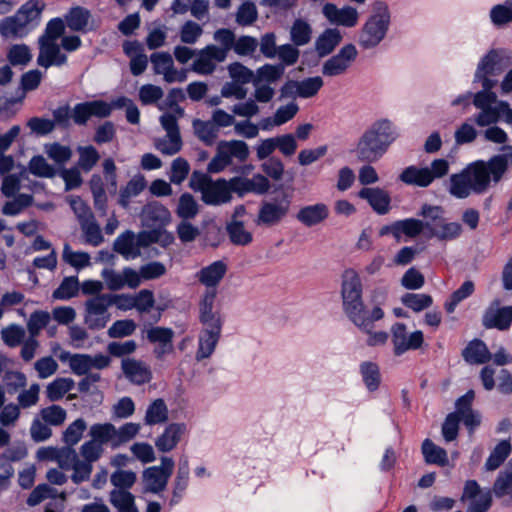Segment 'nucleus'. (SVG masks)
Wrapping results in <instances>:
<instances>
[{
    "label": "nucleus",
    "instance_id": "nucleus-30",
    "mask_svg": "<svg viewBox=\"0 0 512 512\" xmlns=\"http://www.w3.org/2000/svg\"><path fill=\"white\" fill-rule=\"evenodd\" d=\"M422 453L427 464H436L441 467L448 465L447 451L437 446L432 440L425 439L422 443Z\"/></svg>",
    "mask_w": 512,
    "mask_h": 512
},
{
    "label": "nucleus",
    "instance_id": "nucleus-2",
    "mask_svg": "<svg viewBox=\"0 0 512 512\" xmlns=\"http://www.w3.org/2000/svg\"><path fill=\"white\" fill-rule=\"evenodd\" d=\"M397 137L396 127L390 120H377L359 138L356 145L357 158L368 164L377 162Z\"/></svg>",
    "mask_w": 512,
    "mask_h": 512
},
{
    "label": "nucleus",
    "instance_id": "nucleus-27",
    "mask_svg": "<svg viewBox=\"0 0 512 512\" xmlns=\"http://www.w3.org/2000/svg\"><path fill=\"white\" fill-rule=\"evenodd\" d=\"M359 372L362 377V381L369 392H375L379 389L382 376L380 367L376 362L363 361L359 366Z\"/></svg>",
    "mask_w": 512,
    "mask_h": 512
},
{
    "label": "nucleus",
    "instance_id": "nucleus-19",
    "mask_svg": "<svg viewBox=\"0 0 512 512\" xmlns=\"http://www.w3.org/2000/svg\"><path fill=\"white\" fill-rule=\"evenodd\" d=\"M463 359L469 364H485L492 359L487 345L481 339L471 340L462 350Z\"/></svg>",
    "mask_w": 512,
    "mask_h": 512
},
{
    "label": "nucleus",
    "instance_id": "nucleus-11",
    "mask_svg": "<svg viewBox=\"0 0 512 512\" xmlns=\"http://www.w3.org/2000/svg\"><path fill=\"white\" fill-rule=\"evenodd\" d=\"M160 123L166 130L169 141H160L156 144V148L164 155H174L182 148V140L180 136L177 118L171 113H165L160 117Z\"/></svg>",
    "mask_w": 512,
    "mask_h": 512
},
{
    "label": "nucleus",
    "instance_id": "nucleus-22",
    "mask_svg": "<svg viewBox=\"0 0 512 512\" xmlns=\"http://www.w3.org/2000/svg\"><path fill=\"white\" fill-rule=\"evenodd\" d=\"M328 216L329 210L327 205L324 203H317L302 207L298 211L296 218L305 226L312 227L323 222L328 218Z\"/></svg>",
    "mask_w": 512,
    "mask_h": 512
},
{
    "label": "nucleus",
    "instance_id": "nucleus-64",
    "mask_svg": "<svg viewBox=\"0 0 512 512\" xmlns=\"http://www.w3.org/2000/svg\"><path fill=\"white\" fill-rule=\"evenodd\" d=\"M492 493V490L486 489L479 497L470 500L466 512H488L493 503Z\"/></svg>",
    "mask_w": 512,
    "mask_h": 512
},
{
    "label": "nucleus",
    "instance_id": "nucleus-3",
    "mask_svg": "<svg viewBox=\"0 0 512 512\" xmlns=\"http://www.w3.org/2000/svg\"><path fill=\"white\" fill-rule=\"evenodd\" d=\"M363 285L359 274L354 269H346L342 275L341 297L343 311L356 326L367 327L370 321L365 319L368 312L362 298Z\"/></svg>",
    "mask_w": 512,
    "mask_h": 512
},
{
    "label": "nucleus",
    "instance_id": "nucleus-34",
    "mask_svg": "<svg viewBox=\"0 0 512 512\" xmlns=\"http://www.w3.org/2000/svg\"><path fill=\"white\" fill-rule=\"evenodd\" d=\"M398 225V240L402 235L409 238H415L420 235L423 231L428 232L431 223H424V221L416 218H406L403 220H397Z\"/></svg>",
    "mask_w": 512,
    "mask_h": 512
},
{
    "label": "nucleus",
    "instance_id": "nucleus-4",
    "mask_svg": "<svg viewBox=\"0 0 512 512\" xmlns=\"http://www.w3.org/2000/svg\"><path fill=\"white\" fill-rule=\"evenodd\" d=\"M42 9L37 0L26 2L15 15L0 21V34L5 38L26 36L39 25Z\"/></svg>",
    "mask_w": 512,
    "mask_h": 512
},
{
    "label": "nucleus",
    "instance_id": "nucleus-17",
    "mask_svg": "<svg viewBox=\"0 0 512 512\" xmlns=\"http://www.w3.org/2000/svg\"><path fill=\"white\" fill-rule=\"evenodd\" d=\"M226 272V263L222 260H217L201 268L196 276L198 281L206 286V289H216Z\"/></svg>",
    "mask_w": 512,
    "mask_h": 512
},
{
    "label": "nucleus",
    "instance_id": "nucleus-21",
    "mask_svg": "<svg viewBox=\"0 0 512 512\" xmlns=\"http://www.w3.org/2000/svg\"><path fill=\"white\" fill-rule=\"evenodd\" d=\"M185 429L184 423L169 424L155 442L157 449L161 452L173 450L179 443Z\"/></svg>",
    "mask_w": 512,
    "mask_h": 512
},
{
    "label": "nucleus",
    "instance_id": "nucleus-5",
    "mask_svg": "<svg viewBox=\"0 0 512 512\" xmlns=\"http://www.w3.org/2000/svg\"><path fill=\"white\" fill-rule=\"evenodd\" d=\"M391 14L388 5L383 1H376L372 14L364 23L360 34L359 44L364 49L378 46L389 30Z\"/></svg>",
    "mask_w": 512,
    "mask_h": 512
},
{
    "label": "nucleus",
    "instance_id": "nucleus-59",
    "mask_svg": "<svg viewBox=\"0 0 512 512\" xmlns=\"http://www.w3.org/2000/svg\"><path fill=\"white\" fill-rule=\"evenodd\" d=\"M174 331L168 327H152L147 331V339L150 343H159L162 347L170 346L173 342Z\"/></svg>",
    "mask_w": 512,
    "mask_h": 512
},
{
    "label": "nucleus",
    "instance_id": "nucleus-25",
    "mask_svg": "<svg viewBox=\"0 0 512 512\" xmlns=\"http://www.w3.org/2000/svg\"><path fill=\"white\" fill-rule=\"evenodd\" d=\"M91 18V12L83 6H73L64 15V21L68 28L76 32H87V26Z\"/></svg>",
    "mask_w": 512,
    "mask_h": 512
},
{
    "label": "nucleus",
    "instance_id": "nucleus-47",
    "mask_svg": "<svg viewBox=\"0 0 512 512\" xmlns=\"http://www.w3.org/2000/svg\"><path fill=\"white\" fill-rule=\"evenodd\" d=\"M74 386L71 378H58L51 382L46 389L47 398L50 401H58L64 397Z\"/></svg>",
    "mask_w": 512,
    "mask_h": 512
},
{
    "label": "nucleus",
    "instance_id": "nucleus-50",
    "mask_svg": "<svg viewBox=\"0 0 512 512\" xmlns=\"http://www.w3.org/2000/svg\"><path fill=\"white\" fill-rule=\"evenodd\" d=\"M29 171L33 175L42 178H52L56 175V169L42 155H35L31 158Z\"/></svg>",
    "mask_w": 512,
    "mask_h": 512
},
{
    "label": "nucleus",
    "instance_id": "nucleus-44",
    "mask_svg": "<svg viewBox=\"0 0 512 512\" xmlns=\"http://www.w3.org/2000/svg\"><path fill=\"white\" fill-rule=\"evenodd\" d=\"M217 297V289H206L199 301V322L207 321L209 316H221L219 311H213Z\"/></svg>",
    "mask_w": 512,
    "mask_h": 512
},
{
    "label": "nucleus",
    "instance_id": "nucleus-9",
    "mask_svg": "<svg viewBox=\"0 0 512 512\" xmlns=\"http://www.w3.org/2000/svg\"><path fill=\"white\" fill-rule=\"evenodd\" d=\"M482 325L486 329H509L512 325V306L500 307V300H493L482 316Z\"/></svg>",
    "mask_w": 512,
    "mask_h": 512
},
{
    "label": "nucleus",
    "instance_id": "nucleus-38",
    "mask_svg": "<svg viewBox=\"0 0 512 512\" xmlns=\"http://www.w3.org/2000/svg\"><path fill=\"white\" fill-rule=\"evenodd\" d=\"M475 291L473 281L466 280L462 285L451 293L450 297L444 303V308L447 313H453L460 302L470 297Z\"/></svg>",
    "mask_w": 512,
    "mask_h": 512
},
{
    "label": "nucleus",
    "instance_id": "nucleus-8",
    "mask_svg": "<svg viewBox=\"0 0 512 512\" xmlns=\"http://www.w3.org/2000/svg\"><path fill=\"white\" fill-rule=\"evenodd\" d=\"M358 51L354 44L349 43L341 47L337 54L327 59L322 65V74L327 77H335L346 73L356 60Z\"/></svg>",
    "mask_w": 512,
    "mask_h": 512
},
{
    "label": "nucleus",
    "instance_id": "nucleus-37",
    "mask_svg": "<svg viewBox=\"0 0 512 512\" xmlns=\"http://www.w3.org/2000/svg\"><path fill=\"white\" fill-rule=\"evenodd\" d=\"M290 38L295 46L308 44L312 38L311 25L301 18L295 19L290 30Z\"/></svg>",
    "mask_w": 512,
    "mask_h": 512
},
{
    "label": "nucleus",
    "instance_id": "nucleus-58",
    "mask_svg": "<svg viewBox=\"0 0 512 512\" xmlns=\"http://www.w3.org/2000/svg\"><path fill=\"white\" fill-rule=\"evenodd\" d=\"M32 58L30 49L25 44H14L8 51L7 59L13 66L26 65Z\"/></svg>",
    "mask_w": 512,
    "mask_h": 512
},
{
    "label": "nucleus",
    "instance_id": "nucleus-28",
    "mask_svg": "<svg viewBox=\"0 0 512 512\" xmlns=\"http://www.w3.org/2000/svg\"><path fill=\"white\" fill-rule=\"evenodd\" d=\"M189 474L190 468L188 460H180L178 471L175 477L172 498L170 500L171 505L178 504L181 501L185 490L188 487Z\"/></svg>",
    "mask_w": 512,
    "mask_h": 512
},
{
    "label": "nucleus",
    "instance_id": "nucleus-24",
    "mask_svg": "<svg viewBox=\"0 0 512 512\" xmlns=\"http://www.w3.org/2000/svg\"><path fill=\"white\" fill-rule=\"evenodd\" d=\"M399 180L407 185L428 187L433 182V176L427 167L419 168L414 165L406 167L399 175Z\"/></svg>",
    "mask_w": 512,
    "mask_h": 512
},
{
    "label": "nucleus",
    "instance_id": "nucleus-52",
    "mask_svg": "<svg viewBox=\"0 0 512 512\" xmlns=\"http://www.w3.org/2000/svg\"><path fill=\"white\" fill-rule=\"evenodd\" d=\"M87 424L83 418L73 421L63 432V441L70 447L76 445L82 438Z\"/></svg>",
    "mask_w": 512,
    "mask_h": 512
},
{
    "label": "nucleus",
    "instance_id": "nucleus-39",
    "mask_svg": "<svg viewBox=\"0 0 512 512\" xmlns=\"http://www.w3.org/2000/svg\"><path fill=\"white\" fill-rule=\"evenodd\" d=\"M146 182L143 177H134L128 181L126 186L122 187L119 192L118 203L123 208H127L130 203V199L133 196L139 195L145 188Z\"/></svg>",
    "mask_w": 512,
    "mask_h": 512
},
{
    "label": "nucleus",
    "instance_id": "nucleus-15",
    "mask_svg": "<svg viewBox=\"0 0 512 512\" xmlns=\"http://www.w3.org/2000/svg\"><path fill=\"white\" fill-rule=\"evenodd\" d=\"M231 199L232 195L229 194L228 181L225 178L212 179L201 195L203 203L210 206H220Z\"/></svg>",
    "mask_w": 512,
    "mask_h": 512
},
{
    "label": "nucleus",
    "instance_id": "nucleus-40",
    "mask_svg": "<svg viewBox=\"0 0 512 512\" xmlns=\"http://www.w3.org/2000/svg\"><path fill=\"white\" fill-rule=\"evenodd\" d=\"M299 111V107L296 103L291 102L285 106H280L275 112L273 121L270 117L262 120V129H268L272 124L282 125L290 121Z\"/></svg>",
    "mask_w": 512,
    "mask_h": 512
},
{
    "label": "nucleus",
    "instance_id": "nucleus-1",
    "mask_svg": "<svg viewBox=\"0 0 512 512\" xmlns=\"http://www.w3.org/2000/svg\"><path fill=\"white\" fill-rule=\"evenodd\" d=\"M507 167V156L503 154L495 155L487 162L476 160L450 176L449 193L458 199H465L471 193L483 194L489 189L491 180L495 183L501 180Z\"/></svg>",
    "mask_w": 512,
    "mask_h": 512
},
{
    "label": "nucleus",
    "instance_id": "nucleus-6",
    "mask_svg": "<svg viewBox=\"0 0 512 512\" xmlns=\"http://www.w3.org/2000/svg\"><path fill=\"white\" fill-rule=\"evenodd\" d=\"M203 325L199 334V346L196 353L198 360L209 358L221 337L223 319L222 316H209L207 321L200 322Z\"/></svg>",
    "mask_w": 512,
    "mask_h": 512
},
{
    "label": "nucleus",
    "instance_id": "nucleus-63",
    "mask_svg": "<svg viewBox=\"0 0 512 512\" xmlns=\"http://www.w3.org/2000/svg\"><path fill=\"white\" fill-rule=\"evenodd\" d=\"M490 18L494 25L502 26L512 22V5L497 4L490 11Z\"/></svg>",
    "mask_w": 512,
    "mask_h": 512
},
{
    "label": "nucleus",
    "instance_id": "nucleus-57",
    "mask_svg": "<svg viewBox=\"0 0 512 512\" xmlns=\"http://www.w3.org/2000/svg\"><path fill=\"white\" fill-rule=\"evenodd\" d=\"M136 328L137 325L132 319L116 320L107 333L110 338H123L132 335Z\"/></svg>",
    "mask_w": 512,
    "mask_h": 512
},
{
    "label": "nucleus",
    "instance_id": "nucleus-23",
    "mask_svg": "<svg viewBox=\"0 0 512 512\" xmlns=\"http://www.w3.org/2000/svg\"><path fill=\"white\" fill-rule=\"evenodd\" d=\"M342 41V35L336 28L325 29L315 41V50L320 58L330 55Z\"/></svg>",
    "mask_w": 512,
    "mask_h": 512
},
{
    "label": "nucleus",
    "instance_id": "nucleus-13",
    "mask_svg": "<svg viewBox=\"0 0 512 512\" xmlns=\"http://www.w3.org/2000/svg\"><path fill=\"white\" fill-rule=\"evenodd\" d=\"M358 196L366 200L373 211L379 215H385L391 209L390 194L379 187H363L359 190Z\"/></svg>",
    "mask_w": 512,
    "mask_h": 512
},
{
    "label": "nucleus",
    "instance_id": "nucleus-20",
    "mask_svg": "<svg viewBox=\"0 0 512 512\" xmlns=\"http://www.w3.org/2000/svg\"><path fill=\"white\" fill-rule=\"evenodd\" d=\"M384 317V311L380 306H375L370 313L365 315V319L367 321H370V325L367 327L364 326H357L361 330H363L365 333H367L368 339H367V345L370 347L383 345L388 340V333L385 331H378L373 332L374 328V322L379 321Z\"/></svg>",
    "mask_w": 512,
    "mask_h": 512
},
{
    "label": "nucleus",
    "instance_id": "nucleus-41",
    "mask_svg": "<svg viewBox=\"0 0 512 512\" xmlns=\"http://www.w3.org/2000/svg\"><path fill=\"white\" fill-rule=\"evenodd\" d=\"M199 212V205L193 195L185 192L180 195L176 214L182 220H190L196 217Z\"/></svg>",
    "mask_w": 512,
    "mask_h": 512
},
{
    "label": "nucleus",
    "instance_id": "nucleus-43",
    "mask_svg": "<svg viewBox=\"0 0 512 512\" xmlns=\"http://www.w3.org/2000/svg\"><path fill=\"white\" fill-rule=\"evenodd\" d=\"M168 419V409L163 399L154 400L147 408L145 422L148 425L163 423Z\"/></svg>",
    "mask_w": 512,
    "mask_h": 512
},
{
    "label": "nucleus",
    "instance_id": "nucleus-42",
    "mask_svg": "<svg viewBox=\"0 0 512 512\" xmlns=\"http://www.w3.org/2000/svg\"><path fill=\"white\" fill-rule=\"evenodd\" d=\"M402 304L414 312H421L433 304V298L424 293H405L401 297Z\"/></svg>",
    "mask_w": 512,
    "mask_h": 512
},
{
    "label": "nucleus",
    "instance_id": "nucleus-46",
    "mask_svg": "<svg viewBox=\"0 0 512 512\" xmlns=\"http://www.w3.org/2000/svg\"><path fill=\"white\" fill-rule=\"evenodd\" d=\"M110 502L119 512H138L135 506L134 496L129 491L113 490L111 492Z\"/></svg>",
    "mask_w": 512,
    "mask_h": 512
},
{
    "label": "nucleus",
    "instance_id": "nucleus-31",
    "mask_svg": "<svg viewBox=\"0 0 512 512\" xmlns=\"http://www.w3.org/2000/svg\"><path fill=\"white\" fill-rule=\"evenodd\" d=\"M502 58L498 51L491 49L485 56H483L478 64L476 76L484 75H499L503 68L501 66Z\"/></svg>",
    "mask_w": 512,
    "mask_h": 512
},
{
    "label": "nucleus",
    "instance_id": "nucleus-53",
    "mask_svg": "<svg viewBox=\"0 0 512 512\" xmlns=\"http://www.w3.org/2000/svg\"><path fill=\"white\" fill-rule=\"evenodd\" d=\"M63 260L76 269H82L90 264V255L83 251H72L70 245L65 243Z\"/></svg>",
    "mask_w": 512,
    "mask_h": 512
},
{
    "label": "nucleus",
    "instance_id": "nucleus-55",
    "mask_svg": "<svg viewBox=\"0 0 512 512\" xmlns=\"http://www.w3.org/2000/svg\"><path fill=\"white\" fill-rule=\"evenodd\" d=\"M497 498L510 496L512 498V471H502L498 474L492 489Z\"/></svg>",
    "mask_w": 512,
    "mask_h": 512
},
{
    "label": "nucleus",
    "instance_id": "nucleus-48",
    "mask_svg": "<svg viewBox=\"0 0 512 512\" xmlns=\"http://www.w3.org/2000/svg\"><path fill=\"white\" fill-rule=\"evenodd\" d=\"M87 314L103 315L107 314V309L112 306L111 294H98L85 303Z\"/></svg>",
    "mask_w": 512,
    "mask_h": 512
},
{
    "label": "nucleus",
    "instance_id": "nucleus-56",
    "mask_svg": "<svg viewBox=\"0 0 512 512\" xmlns=\"http://www.w3.org/2000/svg\"><path fill=\"white\" fill-rule=\"evenodd\" d=\"M285 72L284 65L279 64H264L257 70V80L256 81H264L269 84L276 82L279 80Z\"/></svg>",
    "mask_w": 512,
    "mask_h": 512
},
{
    "label": "nucleus",
    "instance_id": "nucleus-26",
    "mask_svg": "<svg viewBox=\"0 0 512 512\" xmlns=\"http://www.w3.org/2000/svg\"><path fill=\"white\" fill-rule=\"evenodd\" d=\"M113 249L126 259L140 256L137 237L131 230H126L115 239Z\"/></svg>",
    "mask_w": 512,
    "mask_h": 512
},
{
    "label": "nucleus",
    "instance_id": "nucleus-32",
    "mask_svg": "<svg viewBox=\"0 0 512 512\" xmlns=\"http://www.w3.org/2000/svg\"><path fill=\"white\" fill-rule=\"evenodd\" d=\"M462 227L457 222L445 223L440 222L438 227H433V223H431L430 228H428V234L432 237H436L441 241H449L458 238L461 235Z\"/></svg>",
    "mask_w": 512,
    "mask_h": 512
},
{
    "label": "nucleus",
    "instance_id": "nucleus-62",
    "mask_svg": "<svg viewBox=\"0 0 512 512\" xmlns=\"http://www.w3.org/2000/svg\"><path fill=\"white\" fill-rule=\"evenodd\" d=\"M258 17L256 5L252 1H246L238 8L236 21L243 26L253 24Z\"/></svg>",
    "mask_w": 512,
    "mask_h": 512
},
{
    "label": "nucleus",
    "instance_id": "nucleus-49",
    "mask_svg": "<svg viewBox=\"0 0 512 512\" xmlns=\"http://www.w3.org/2000/svg\"><path fill=\"white\" fill-rule=\"evenodd\" d=\"M224 151L232 162V157L237 158L240 162L247 160L249 156V148L246 142L242 140L221 141Z\"/></svg>",
    "mask_w": 512,
    "mask_h": 512
},
{
    "label": "nucleus",
    "instance_id": "nucleus-35",
    "mask_svg": "<svg viewBox=\"0 0 512 512\" xmlns=\"http://www.w3.org/2000/svg\"><path fill=\"white\" fill-rule=\"evenodd\" d=\"M512 446L509 440L500 441L490 453L485 462V467L489 471L499 468L510 455Z\"/></svg>",
    "mask_w": 512,
    "mask_h": 512
},
{
    "label": "nucleus",
    "instance_id": "nucleus-54",
    "mask_svg": "<svg viewBox=\"0 0 512 512\" xmlns=\"http://www.w3.org/2000/svg\"><path fill=\"white\" fill-rule=\"evenodd\" d=\"M323 79L320 76L308 77L298 82V97H314L323 87Z\"/></svg>",
    "mask_w": 512,
    "mask_h": 512
},
{
    "label": "nucleus",
    "instance_id": "nucleus-61",
    "mask_svg": "<svg viewBox=\"0 0 512 512\" xmlns=\"http://www.w3.org/2000/svg\"><path fill=\"white\" fill-rule=\"evenodd\" d=\"M193 127L199 139L207 144H211L217 137L218 129L215 127L213 122L196 119L193 122Z\"/></svg>",
    "mask_w": 512,
    "mask_h": 512
},
{
    "label": "nucleus",
    "instance_id": "nucleus-14",
    "mask_svg": "<svg viewBox=\"0 0 512 512\" xmlns=\"http://www.w3.org/2000/svg\"><path fill=\"white\" fill-rule=\"evenodd\" d=\"M39 55L37 64L44 68L51 66H62L67 62L66 54L62 53L60 47L55 42L45 41L44 37L39 38Z\"/></svg>",
    "mask_w": 512,
    "mask_h": 512
},
{
    "label": "nucleus",
    "instance_id": "nucleus-36",
    "mask_svg": "<svg viewBox=\"0 0 512 512\" xmlns=\"http://www.w3.org/2000/svg\"><path fill=\"white\" fill-rule=\"evenodd\" d=\"M226 231L232 244L238 246L249 245L253 241L252 234L245 230L244 222L232 220L226 226Z\"/></svg>",
    "mask_w": 512,
    "mask_h": 512
},
{
    "label": "nucleus",
    "instance_id": "nucleus-60",
    "mask_svg": "<svg viewBox=\"0 0 512 512\" xmlns=\"http://www.w3.org/2000/svg\"><path fill=\"white\" fill-rule=\"evenodd\" d=\"M78 152L79 165L85 172L90 171L100 159L99 152L92 145L79 147Z\"/></svg>",
    "mask_w": 512,
    "mask_h": 512
},
{
    "label": "nucleus",
    "instance_id": "nucleus-16",
    "mask_svg": "<svg viewBox=\"0 0 512 512\" xmlns=\"http://www.w3.org/2000/svg\"><path fill=\"white\" fill-rule=\"evenodd\" d=\"M121 367L126 378L137 385L148 383L152 379V373L142 361L133 358H123Z\"/></svg>",
    "mask_w": 512,
    "mask_h": 512
},
{
    "label": "nucleus",
    "instance_id": "nucleus-51",
    "mask_svg": "<svg viewBox=\"0 0 512 512\" xmlns=\"http://www.w3.org/2000/svg\"><path fill=\"white\" fill-rule=\"evenodd\" d=\"M69 454H73L74 464H73V474L71 475V480L75 484H80L84 481H87L90 478L93 466L91 463L86 461H80L75 451L72 448L68 449Z\"/></svg>",
    "mask_w": 512,
    "mask_h": 512
},
{
    "label": "nucleus",
    "instance_id": "nucleus-33",
    "mask_svg": "<svg viewBox=\"0 0 512 512\" xmlns=\"http://www.w3.org/2000/svg\"><path fill=\"white\" fill-rule=\"evenodd\" d=\"M91 440L98 443L101 447L111 442L115 443L116 427L111 423H96L90 427Z\"/></svg>",
    "mask_w": 512,
    "mask_h": 512
},
{
    "label": "nucleus",
    "instance_id": "nucleus-29",
    "mask_svg": "<svg viewBox=\"0 0 512 512\" xmlns=\"http://www.w3.org/2000/svg\"><path fill=\"white\" fill-rule=\"evenodd\" d=\"M143 479L146 484V490L157 494L165 489L169 477L160 467L152 466L144 470Z\"/></svg>",
    "mask_w": 512,
    "mask_h": 512
},
{
    "label": "nucleus",
    "instance_id": "nucleus-10",
    "mask_svg": "<svg viewBox=\"0 0 512 512\" xmlns=\"http://www.w3.org/2000/svg\"><path fill=\"white\" fill-rule=\"evenodd\" d=\"M112 105L103 100L77 103L72 110V119L77 125H86L92 116L106 118L112 112Z\"/></svg>",
    "mask_w": 512,
    "mask_h": 512
},
{
    "label": "nucleus",
    "instance_id": "nucleus-7",
    "mask_svg": "<svg viewBox=\"0 0 512 512\" xmlns=\"http://www.w3.org/2000/svg\"><path fill=\"white\" fill-rule=\"evenodd\" d=\"M391 341L394 355L401 356L408 350L421 348L424 343V335L421 330H416L408 335L406 325L396 322L391 327Z\"/></svg>",
    "mask_w": 512,
    "mask_h": 512
},
{
    "label": "nucleus",
    "instance_id": "nucleus-45",
    "mask_svg": "<svg viewBox=\"0 0 512 512\" xmlns=\"http://www.w3.org/2000/svg\"><path fill=\"white\" fill-rule=\"evenodd\" d=\"M77 276L65 277L60 285L53 291V298L58 300H69L75 297L79 291Z\"/></svg>",
    "mask_w": 512,
    "mask_h": 512
},
{
    "label": "nucleus",
    "instance_id": "nucleus-12",
    "mask_svg": "<svg viewBox=\"0 0 512 512\" xmlns=\"http://www.w3.org/2000/svg\"><path fill=\"white\" fill-rule=\"evenodd\" d=\"M291 199L286 193H283L280 200L274 202H263L258 213V224L267 226L278 223L289 211Z\"/></svg>",
    "mask_w": 512,
    "mask_h": 512
},
{
    "label": "nucleus",
    "instance_id": "nucleus-18",
    "mask_svg": "<svg viewBox=\"0 0 512 512\" xmlns=\"http://www.w3.org/2000/svg\"><path fill=\"white\" fill-rule=\"evenodd\" d=\"M169 210L159 202H151L143 208V224L146 227L163 228L170 221Z\"/></svg>",
    "mask_w": 512,
    "mask_h": 512
}]
</instances>
